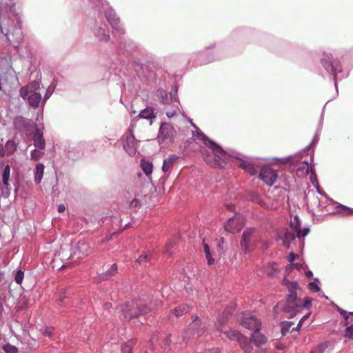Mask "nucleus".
<instances>
[{
	"label": "nucleus",
	"instance_id": "nucleus-1",
	"mask_svg": "<svg viewBox=\"0 0 353 353\" xmlns=\"http://www.w3.org/2000/svg\"><path fill=\"white\" fill-rule=\"evenodd\" d=\"M147 300L139 299L126 302L121 305V312L124 318L127 320H131L137 318L139 315H143L152 310L150 305H147Z\"/></svg>",
	"mask_w": 353,
	"mask_h": 353
},
{
	"label": "nucleus",
	"instance_id": "nucleus-2",
	"mask_svg": "<svg viewBox=\"0 0 353 353\" xmlns=\"http://www.w3.org/2000/svg\"><path fill=\"white\" fill-rule=\"evenodd\" d=\"M217 148H209L210 150H202V157L205 162L213 168H224L228 156L226 152L216 144Z\"/></svg>",
	"mask_w": 353,
	"mask_h": 353
},
{
	"label": "nucleus",
	"instance_id": "nucleus-3",
	"mask_svg": "<svg viewBox=\"0 0 353 353\" xmlns=\"http://www.w3.org/2000/svg\"><path fill=\"white\" fill-rule=\"evenodd\" d=\"M43 88L37 81H31L26 86L22 87L20 90L21 97L27 100L29 105L32 108H37L41 101V92Z\"/></svg>",
	"mask_w": 353,
	"mask_h": 353
},
{
	"label": "nucleus",
	"instance_id": "nucleus-4",
	"mask_svg": "<svg viewBox=\"0 0 353 353\" xmlns=\"http://www.w3.org/2000/svg\"><path fill=\"white\" fill-rule=\"evenodd\" d=\"M302 308L301 301L297 299L296 294H289L285 302H279L274 309L282 310L289 314V318H292L301 311Z\"/></svg>",
	"mask_w": 353,
	"mask_h": 353
},
{
	"label": "nucleus",
	"instance_id": "nucleus-5",
	"mask_svg": "<svg viewBox=\"0 0 353 353\" xmlns=\"http://www.w3.org/2000/svg\"><path fill=\"white\" fill-rule=\"evenodd\" d=\"M193 321L188 325V328L185 330L183 336V341L185 343H188V340L193 337L195 334L198 336H202L206 331L207 328L205 326L203 325L202 321L197 316L194 317L192 316Z\"/></svg>",
	"mask_w": 353,
	"mask_h": 353
},
{
	"label": "nucleus",
	"instance_id": "nucleus-6",
	"mask_svg": "<svg viewBox=\"0 0 353 353\" xmlns=\"http://www.w3.org/2000/svg\"><path fill=\"white\" fill-rule=\"evenodd\" d=\"M176 137L174 128L169 123H163L159 131L157 140L159 144L172 142Z\"/></svg>",
	"mask_w": 353,
	"mask_h": 353
},
{
	"label": "nucleus",
	"instance_id": "nucleus-7",
	"mask_svg": "<svg viewBox=\"0 0 353 353\" xmlns=\"http://www.w3.org/2000/svg\"><path fill=\"white\" fill-rule=\"evenodd\" d=\"M245 225V218L240 214H236L230 218L224 225L225 230L230 233L239 232Z\"/></svg>",
	"mask_w": 353,
	"mask_h": 353
},
{
	"label": "nucleus",
	"instance_id": "nucleus-8",
	"mask_svg": "<svg viewBox=\"0 0 353 353\" xmlns=\"http://www.w3.org/2000/svg\"><path fill=\"white\" fill-rule=\"evenodd\" d=\"M8 41L15 48H18L23 39V34L20 26H14L7 33L5 34Z\"/></svg>",
	"mask_w": 353,
	"mask_h": 353
},
{
	"label": "nucleus",
	"instance_id": "nucleus-9",
	"mask_svg": "<svg viewBox=\"0 0 353 353\" xmlns=\"http://www.w3.org/2000/svg\"><path fill=\"white\" fill-rule=\"evenodd\" d=\"M92 252L90 243L84 240L79 241L74 245L72 254L77 259L86 257Z\"/></svg>",
	"mask_w": 353,
	"mask_h": 353
},
{
	"label": "nucleus",
	"instance_id": "nucleus-10",
	"mask_svg": "<svg viewBox=\"0 0 353 353\" xmlns=\"http://www.w3.org/2000/svg\"><path fill=\"white\" fill-rule=\"evenodd\" d=\"M240 323L242 326L250 330L259 331L261 327V322L250 314H243Z\"/></svg>",
	"mask_w": 353,
	"mask_h": 353
},
{
	"label": "nucleus",
	"instance_id": "nucleus-11",
	"mask_svg": "<svg viewBox=\"0 0 353 353\" xmlns=\"http://www.w3.org/2000/svg\"><path fill=\"white\" fill-rule=\"evenodd\" d=\"M321 63L326 70L330 74L336 76L338 72H341V66L339 61L332 60V55H326L321 60Z\"/></svg>",
	"mask_w": 353,
	"mask_h": 353
},
{
	"label": "nucleus",
	"instance_id": "nucleus-12",
	"mask_svg": "<svg viewBox=\"0 0 353 353\" xmlns=\"http://www.w3.org/2000/svg\"><path fill=\"white\" fill-rule=\"evenodd\" d=\"M277 177L276 171L268 166L263 167L259 174V178L269 186L274 183Z\"/></svg>",
	"mask_w": 353,
	"mask_h": 353
},
{
	"label": "nucleus",
	"instance_id": "nucleus-13",
	"mask_svg": "<svg viewBox=\"0 0 353 353\" xmlns=\"http://www.w3.org/2000/svg\"><path fill=\"white\" fill-rule=\"evenodd\" d=\"M136 139L132 131L125 133L123 138V148L130 155L136 152Z\"/></svg>",
	"mask_w": 353,
	"mask_h": 353
},
{
	"label": "nucleus",
	"instance_id": "nucleus-14",
	"mask_svg": "<svg viewBox=\"0 0 353 353\" xmlns=\"http://www.w3.org/2000/svg\"><path fill=\"white\" fill-rule=\"evenodd\" d=\"M192 125L195 128V131L192 132L193 137L202 141L203 143L208 148H212L214 149L217 148L216 143L208 139V137L201 130H200L194 123H192Z\"/></svg>",
	"mask_w": 353,
	"mask_h": 353
},
{
	"label": "nucleus",
	"instance_id": "nucleus-15",
	"mask_svg": "<svg viewBox=\"0 0 353 353\" xmlns=\"http://www.w3.org/2000/svg\"><path fill=\"white\" fill-rule=\"evenodd\" d=\"M255 230L254 229H247L244 231L241 241V246L244 248L245 251H248L249 248V243L250 242Z\"/></svg>",
	"mask_w": 353,
	"mask_h": 353
},
{
	"label": "nucleus",
	"instance_id": "nucleus-16",
	"mask_svg": "<svg viewBox=\"0 0 353 353\" xmlns=\"http://www.w3.org/2000/svg\"><path fill=\"white\" fill-rule=\"evenodd\" d=\"M291 228L296 233V236L299 238L305 236L310 232L307 228H305L303 230L301 229L300 223L296 217L294 218V222H291Z\"/></svg>",
	"mask_w": 353,
	"mask_h": 353
},
{
	"label": "nucleus",
	"instance_id": "nucleus-17",
	"mask_svg": "<svg viewBox=\"0 0 353 353\" xmlns=\"http://www.w3.org/2000/svg\"><path fill=\"white\" fill-rule=\"evenodd\" d=\"M33 140L34 145L36 148H39V150H43L45 148L46 142L43 137L42 132L39 129H36V131L34 134Z\"/></svg>",
	"mask_w": 353,
	"mask_h": 353
},
{
	"label": "nucleus",
	"instance_id": "nucleus-18",
	"mask_svg": "<svg viewBox=\"0 0 353 353\" xmlns=\"http://www.w3.org/2000/svg\"><path fill=\"white\" fill-rule=\"evenodd\" d=\"M179 157L176 154L170 155L166 159L163 161L162 170L164 172L169 171L172 167L174 163L177 161Z\"/></svg>",
	"mask_w": 353,
	"mask_h": 353
},
{
	"label": "nucleus",
	"instance_id": "nucleus-19",
	"mask_svg": "<svg viewBox=\"0 0 353 353\" xmlns=\"http://www.w3.org/2000/svg\"><path fill=\"white\" fill-rule=\"evenodd\" d=\"M252 341L256 345L260 346L265 344L267 341V338L259 332V331H254L252 336Z\"/></svg>",
	"mask_w": 353,
	"mask_h": 353
},
{
	"label": "nucleus",
	"instance_id": "nucleus-20",
	"mask_svg": "<svg viewBox=\"0 0 353 353\" xmlns=\"http://www.w3.org/2000/svg\"><path fill=\"white\" fill-rule=\"evenodd\" d=\"M138 117L141 119H145L148 120L156 118V114H154V108L152 107L145 108L139 114Z\"/></svg>",
	"mask_w": 353,
	"mask_h": 353
},
{
	"label": "nucleus",
	"instance_id": "nucleus-21",
	"mask_svg": "<svg viewBox=\"0 0 353 353\" xmlns=\"http://www.w3.org/2000/svg\"><path fill=\"white\" fill-rule=\"evenodd\" d=\"M44 172V165L43 163H38L36 165L35 172H34V181L37 184H39L43 178Z\"/></svg>",
	"mask_w": 353,
	"mask_h": 353
},
{
	"label": "nucleus",
	"instance_id": "nucleus-22",
	"mask_svg": "<svg viewBox=\"0 0 353 353\" xmlns=\"http://www.w3.org/2000/svg\"><path fill=\"white\" fill-rule=\"evenodd\" d=\"M239 167L243 169L250 175H254L257 172L254 165L250 162L243 161L239 164Z\"/></svg>",
	"mask_w": 353,
	"mask_h": 353
},
{
	"label": "nucleus",
	"instance_id": "nucleus-23",
	"mask_svg": "<svg viewBox=\"0 0 353 353\" xmlns=\"http://www.w3.org/2000/svg\"><path fill=\"white\" fill-rule=\"evenodd\" d=\"M117 273V265L116 263H114L109 270H108L105 273L101 274L100 277L101 280H108L112 276H114Z\"/></svg>",
	"mask_w": 353,
	"mask_h": 353
},
{
	"label": "nucleus",
	"instance_id": "nucleus-24",
	"mask_svg": "<svg viewBox=\"0 0 353 353\" xmlns=\"http://www.w3.org/2000/svg\"><path fill=\"white\" fill-rule=\"evenodd\" d=\"M3 148L5 150V154L7 155H11L15 152L17 149V145L14 143V141L12 140H8L6 143L5 146Z\"/></svg>",
	"mask_w": 353,
	"mask_h": 353
},
{
	"label": "nucleus",
	"instance_id": "nucleus-25",
	"mask_svg": "<svg viewBox=\"0 0 353 353\" xmlns=\"http://www.w3.org/2000/svg\"><path fill=\"white\" fill-rule=\"evenodd\" d=\"M294 239H295L294 232L293 231L287 230L284 234V237L283 239V243L285 247L289 248L290 245V242Z\"/></svg>",
	"mask_w": 353,
	"mask_h": 353
},
{
	"label": "nucleus",
	"instance_id": "nucleus-26",
	"mask_svg": "<svg viewBox=\"0 0 353 353\" xmlns=\"http://www.w3.org/2000/svg\"><path fill=\"white\" fill-rule=\"evenodd\" d=\"M136 340L131 339L121 346V353H132V349L136 345Z\"/></svg>",
	"mask_w": 353,
	"mask_h": 353
},
{
	"label": "nucleus",
	"instance_id": "nucleus-27",
	"mask_svg": "<svg viewBox=\"0 0 353 353\" xmlns=\"http://www.w3.org/2000/svg\"><path fill=\"white\" fill-rule=\"evenodd\" d=\"M190 308L188 305H181L176 307H175L173 310V312L176 317H179V316L183 315L184 314L190 311Z\"/></svg>",
	"mask_w": 353,
	"mask_h": 353
},
{
	"label": "nucleus",
	"instance_id": "nucleus-28",
	"mask_svg": "<svg viewBox=\"0 0 353 353\" xmlns=\"http://www.w3.org/2000/svg\"><path fill=\"white\" fill-rule=\"evenodd\" d=\"M10 165H7L4 168L3 172V176H2V183L3 185H4L6 188L9 185L8 181L10 179Z\"/></svg>",
	"mask_w": 353,
	"mask_h": 353
},
{
	"label": "nucleus",
	"instance_id": "nucleus-29",
	"mask_svg": "<svg viewBox=\"0 0 353 353\" xmlns=\"http://www.w3.org/2000/svg\"><path fill=\"white\" fill-rule=\"evenodd\" d=\"M172 344V340H171V334H166L163 336L161 347L163 350H168L170 349V345Z\"/></svg>",
	"mask_w": 353,
	"mask_h": 353
},
{
	"label": "nucleus",
	"instance_id": "nucleus-30",
	"mask_svg": "<svg viewBox=\"0 0 353 353\" xmlns=\"http://www.w3.org/2000/svg\"><path fill=\"white\" fill-rule=\"evenodd\" d=\"M225 334L230 340H237L239 342L243 338V336L236 330H230L228 332H225Z\"/></svg>",
	"mask_w": 353,
	"mask_h": 353
},
{
	"label": "nucleus",
	"instance_id": "nucleus-31",
	"mask_svg": "<svg viewBox=\"0 0 353 353\" xmlns=\"http://www.w3.org/2000/svg\"><path fill=\"white\" fill-rule=\"evenodd\" d=\"M141 166L146 175H149L152 172V164L149 161L142 160L141 161Z\"/></svg>",
	"mask_w": 353,
	"mask_h": 353
},
{
	"label": "nucleus",
	"instance_id": "nucleus-32",
	"mask_svg": "<svg viewBox=\"0 0 353 353\" xmlns=\"http://www.w3.org/2000/svg\"><path fill=\"white\" fill-rule=\"evenodd\" d=\"M203 245L204 253L205 254V256L208 259V263L209 265H212L214 263V259L212 257L209 245L205 242V241H203Z\"/></svg>",
	"mask_w": 353,
	"mask_h": 353
},
{
	"label": "nucleus",
	"instance_id": "nucleus-33",
	"mask_svg": "<svg viewBox=\"0 0 353 353\" xmlns=\"http://www.w3.org/2000/svg\"><path fill=\"white\" fill-rule=\"evenodd\" d=\"M96 35L101 41H107L110 39V36L105 33V31L102 28H99L96 30Z\"/></svg>",
	"mask_w": 353,
	"mask_h": 353
},
{
	"label": "nucleus",
	"instance_id": "nucleus-34",
	"mask_svg": "<svg viewBox=\"0 0 353 353\" xmlns=\"http://www.w3.org/2000/svg\"><path fill=\"white\" fill-rule=\"evenodd\" d=\"M239 343L245 352L248 353L252 351V344L248 342L245 338L243 337Z\"/></svg>",
	"mask_w": 353,
	"mask_h": 353
},
{
	"label": "nucleus",
	"instance_id": "nucleus-35",
	"mask_svg": "<svg viewBox=\"0 0 353 353\" xmlns=\"http://www.w3.org/2000/svg\"><path fill=\"white\" fill-rule=\"evenodd\" d=\"M337 212L343 215L347 216L353 214V209L343 205H340L337 207Z\"/></svg>",
	"mask_w": 353,
	"mask_h": 353
},
{
	"label": "nucleus",
	"instance_id": "nucleus-36",
	"mask_svg": "<svg viewBox=\"0 0 353 353\" xmlns=\"http://www.w3.org/2000/svg\"><path fill=\"white\" fill-rule=\"evenodd\" d=\"M285 285L290 292V294H294L296 295V290L298 289V284L296 282H287Z\"/></svg>",
	"mask_w": 353,
	"mask_h": 353
},
{
	"label": "nucleus",
	"instance_id": "nucleus-37",
	"mask_svg": "<svg viewBox=\"0 0 353 353\" xmlns=\"http://www.w3.org/2000/svg\"><path fill=\"white\" fill-rule=\"evenodd\" d=\"M2 349L6 353H17L18 349L17 347L11 344H6L3 346Z\"/></svg>",
	"mask_w": 353,
	"mask_h": 353
},
{
	"label": "nucleus",
	"instance_id": "nucleus-38",
	"mask_svg": "<svg viewBox=\"0 0 353 353\" xmlns=\"http://www.w3.org/2000/svg\"><path fill=\"white\" fill-rule=\"evenodd\" d=\"M43 154L44 152H41L40 150H34L31 152V157L34 161H39L42 157Z\"/></svg>",
	"mask_w": 353,
	"mask_h": 353
},
{
	"label": "nucleus",
	"instance_id": "nucleus-39",
	"mask_svg": "<svg viewBox=\"0 0 353 353\" xmlns=\"http://www.w3.org/2000/svg\"><path fill=\"white\" fill-rule=\"evenodd\" d=\"M24 276V273L21 270H18L15 274L14 280L17 284H21Z\"/></svg>",
	"mask_w": 353,
	"mask_h": 353
},
{
	"label": "nucleus",
	"instance_id": "nucleus-40",
	"mask_svg": "<svg viewBox=\"0 0 353 353\" xmlns=\"http://www.w3.org/2000/svg\"><path fill=\"white\" fill-rule=\"evenodd\" d=\"M268 268H271V271L268 272V274L271 276H274L276 273L279 272L278 265L275 263L269 265Z\"/></svg>",
	"mask_w": 353,
	"mask_h": 353
},
{
	"label": "nucleus",
	"instance_id": "nucleus-41",
	"mask_svg": "<svg viewBox=\"0 0 353 353\" xmlns=\"http://www.w3.org/2000/svg\"><path fill=\"white\" fill-rule=\"evenodd\" d=\"M345 336L353 339V325L348 326L345 330Z\"/></svg>",
	"mask_w": 353,
	"mask_h": 353
},
{
	"label": "nucleus",
	"instance_id": "nucleus-42",
	"mask_svg": "<svg viewBox=\"0 0 353 353\" xmlns=\"http://www.w3.org/2000/svg\"><path fill=\"white\" fill-rule=\"evenodd\" d=\"M339 312L345 318V325H347L349 324L348 317H349L350 314L345 310H344L343 309H341V308H339Z\"/></svg>",
	"mask_w": 353,
	"mask_h": 353
},
{
	"label": "nucleus",
	"instance_id": "nucleus-43",
	"mask_svg": "<svg viewBox=\"0 0 353 353\" xmlns=\"http://www.w3.org/2000/svg\"><path fill=\"white\" fill-rule=\"evenodd\" d=\"M312 299L310 297H305L303 303L301 302L302 307L309 308L310 307Z\"/></svg>",
	"mask_w": 353,
	"mask_h": 353
},
{
	"label": "nucleus",
	"instance_id": "nucleus-44",
	"mask_svg": "<svg viewBox=\"0 0 353 353\" xmlns=\"http://www.w3.org/2000/svg\"><path fill=\"white\" fill-rule=\"evenodd\" d=\"M309 289L312 291V292H319L320 290V288L319 287V285L315 283L314 282H312L309 284Z\"/></svg>",
	"mask_w": 353,
	"mask_h": 353
},
{
	"label": "nucleus",
	"instance_id": "nucleus-45",
	"mask_svg": "<svg viewBox=\"0 0 353 353\" xmlns=\"http://www.w3.org/2000/svg\"><path fill=\"white\" fill-rule=\"evenodd\" d=\"M53 327H48L45 329L44 332H43V335L44 336H52V333H53Z\"/></svg>",
	"mask_w": 353,
	"mask_h": 353
},
{
	"label": "nucleus",
	"instance_id": "nucleus-46",
	"mask_svg": "<svg viewBox=\"0 0 353 353\" xmlns=\"http://www.w3.org/2000/svg\"><path fill=\"white\" fill-rule=\"evenodd\" d=\"M148 259V254H142V255L139 256V257L137 259V262L141 264L143 262L147 261Z\"/></svg>",
	"mask_w": 353,
	"mask_h": 353
},
{
	"label": "nucleus",
	"instance_id": "nucleus-47",
	"mask_svg": "<svg viewBox=\"0 0 353 353\" xmlns=\"http://www.w3.org/2000/svg\"><path fill=\"white\" fill-rule=\"evenodd\" d=\"M230 313L227 311H224L222 314L221 319L219 320L220 323L223 324L228 318Z\"/></svg>",
	"mask_w": 353,
	"mask_h": 353
},
{
	"label": "nucleus",
	"instance_id": "nucleus-48",
	"mask_svg": "<svg viewBox=\"0 0 353 353\" xmlns=\"http://www.w3.org/2000/svg\"><path fill=\"white\" fill-rule=\"evenodd\" d=\"M203 353H220V351L218 348L212 347L211 349L205 350Z\"/></svg>",
	"mask_w": 353,
	"mask_h": 353
},
{
	"label": "nucleus",
	"instance_id": "nucleus-49",
	"mask_svg": "<svg viewBox=\"0 0 353 353\" xmlns=\"http://www.w3.org/2000/svg\"><path fill=\"white\" fill-rule=\"evenodd\" d=\"M310 315V313H307L306 314H305L301 319V320L299 321V324L297 325V327H300L301 325V324L303 323V322L306 320Z\"/></svg>",
	"mask_w": 353,
	"mask_h": 353
},
{
	"label": "nucleus",
	"instance_id": "nucleus-50",
	"mask_svg": "<svg viewBox=\"0 0 353 353\" xmlns=\"http://www.w3.org/2000/svg\"><path fill=\"white\" fill-rule=\"evenodd\" d=\"M176 93H177V88L176 87H174V90H173V89H172L170 92V96H171V98H173L175 101H176Z\"/></svg>",
	"mask_w": 353,
	"mask_h": 353
},
{
	"label": "nucleus",
	"instance_id": "nucleus-51",
	"mask_svg": "<svg viewBox=\"0 0 353 353\" xmlns=\"http://www.w3.org/2000/svg\"><path fill=\"white\" fill-rule=\"evenodd\" d=\"M65 210V207L63 204H60L58 205V212L59 213L63 212Z\"/></svg>",
	"mask_w": 353,
	"mask_h": 353
},
{
	"label": "nucleus",
	"instance_id": "nucleus-52",
	"mask_svg": "<svg viewBox=\"0 0 353 353\" xmlns=\"http://www.w3.org/2000/svg\"><path fill=\"white\" fill-rule=\"evenodd\" d=\"M110 25L114 28H116V26L119 23V20L118 19H115V20H113L112 21H111L110 19Z\"/></svg>",
	"mask_w": 353,
	"mask_h": 353
},
{
	"label": "nucleus",
	"instance_id": "nucleus-53",
	"mask_svg": "<svg viewBox=\"0 0 353 353\" xmlns=\"http://www.w3.org/2000/svg\"><path fill=\"white\" fill-rule=\"evenodd\" d=\"M176 114V111H172V112H166V115L168 117H170V118L174 117Z\"/></svg>",
	"mask_w": 353,
	"mask_h": 353
},
{
	"label": "nucleus",
	"instance_id": "nucleus-54",
	"mask_svg": "<svg viewBox=\"0 0 353 353\" xmlns=\"http://www.w3.org/2000/svg\"><path fill=\"white\" fill-rule=\"evenodd\" d=\"M4 148L2 145L0 144V157H2L5 155Z\"/></svg>",
	"mask_w": 353,
	"mask_h": 353
},
{
	"label": "nucleus",
	"instance_id": "nucleus-55",
	"mask_svg": "<svg viewBox=\"0 0 353 353\" xmlns=\"http://www.w3.org/2000/svg\"><path fill=\"white\" fill-rule=\"evenodd\" d=\"M174 246V243L172 242H170L166 245V250L168 251L171 248Z\"/></svg>",
	"mask_w": 353,
	"mask_h": 353
},
{
	"label": "nucleus",
	"instance_id": "nucleus-56",
	"mask_svg": "<svg viewBox=\"0 0 353 353\" xmlns=\"http://www.w3.org/2000/svg\"><path fill=\"white\" fill-rule=\"evenodd\" d=\"M226 206L228 208V210L231 211L234 210V206L233 205H227Z\"/></svg>",
	"mask_w": 353,
	"mask_h": 353
},
{
	"label": "nucleus",
	"instance_id": "nucleus-57",
	"mask_svg": "<svg viewBox=\"0 0 353 353\" xmlns=\"http://www.w3.org/2000/svg\"><path fill=\"white\" fill-rule=\"evenodd\" d=\"M305 274L307 277H311L312 276V272L311 271H307Z\"/></svg>",
	"mask_w": 353,
	"mask_h": 353
},
{
	"label": "nucleus",
	"instance_id": "nucleus-58",
	"mask_svg": "<svg viewBox=\"0 0 353 353\" xmlns=\"http://www.w3.org/2000/svg\"><path fill=\"white\" fill-rule=\"evenodd\" d=\"M111 306V303H105L104 305L105 308L108 309Z\"/></svg>",
	"mask_w": 353,
	"mask_h": 353
},
{
	"label": "nucleus",
	"instance_id": "nucleus-59",
	"mask_svg": "<svg viewBox=\"0 0 353 353\" xmlns=\"http://www.w3.org/2000/svg\"><path fill=\"white\" fill-rule=\"evenodd\" d=\"M1 32L2 34H4L3 28L2 27H1Z\"/></svg>",
	"mask_w": 353,
	"mask_h": 353
},
{
	"label": "nucleus",
	"instance_id": "nucleus-60",
	"mask_svg": "<svg viewBox=\"0 0 353 353\" xmlns=\"http://www.w3.org/2000/svg\"><path fill=\"white\" fill-rule=\"evenodd\" d=\"M294 260V256H291V261H293Z\"/></svg>",
	"mask_w": 353,
	"mask_h": 353
},
{
	"label": "nucleus",
	"instance_id": "nucleus-61",
	"mask_svg": "<svg viewBox=\"0 0 353 353\" xmlns=\"http://www.w3.org/2000/svg\"><path fill=\"white\" fill-rule=\"evenodd\" d=\"M350 315H353V312L349 313Z\"/></svg>",
	"mask_w": 353,
	"mask_h": 353
}]
</instances>
